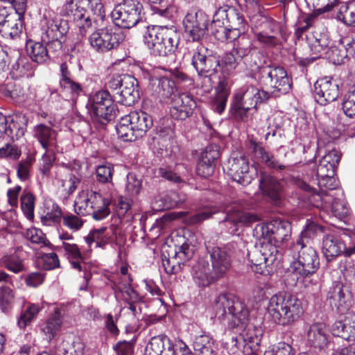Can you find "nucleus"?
<instances>
[{"label":"nucleus","mask_w":355,"mask_h":355,"mask_svg":"<svg viewBox=\"0 0 355 355\" xmlns=\"http://www.w3.org/2000/svg\"><path fill=\"white\" fill-rule=\"evenodd\" d=\"M247 26V21L239 10L224 6L215 12L211 29L218 40L233 42L245 33Z\"/></svg>","instance_id":"obj_3"},{"label":"nucleus","mask_w":355,"mask_h":355,"mask_svg":"<svg viewBox=\"0 0 355 355\" xmlns=\"http://www.w3.org/2000/svg\"><path fill=\"white\" fill-rule=\"evenodd\" d=\"M311 50L315 53H319L329 46V40L325 35H320L319 37L313 35L308 38Z\"/></svg>","instance_id":"obj_62"},{"label":"nucleus","mask_w":355,"mask_h":355,"mask_svg":"<svg viewBox=\"0 0 355 355\" xmlns=\"http://www.w3.org/2000/svg\"><path fill=\"white\" fill-rule=\"evenodd\" d=\"M110 201L96 191H82L74 201V211L78 215H90L96 220L105 218L110 214Z\"/></svg>","instance_id":"obj_7"},{"label":"nucleus","mask_w":355,"mask_h":355,"mask_svg":"<svg viewBox=\"0 0 355 355\" xmlns=\"http://www.w3.org/2000/svg\"><path fill=\"white\" fill-rule=\"evenodd\" d=\"M56 178L61 182L64 190L69 194L72 193L76 189L80 182V178L72 174L65 165L58 168Z\"/></svg>","instance_id":"obj_38"},{"label":"nucleus","mask_w":355,"mask_h":355,"mask_svg":"<svg viewBox=\"0 0 355 355\" xmlns=\"http://www.w3.org/2000/svg\"><path fill=\"white\" fill-rule=\"evenodd\" d=\"M66 15L71 16L78 28L79 33L84 37L87 31L92 28V21L86 10H75L74 12H64Z\"/></svg>","instance_id":"obj_45"},{"label":"nucleus","mask_w":355,"mask_h":355,"mask_svg":"<svg viewBox=\"0 0 355 355\" xmlns=\"http://www.w3.org/2000/svg\"><path fill=\"white\" fill-rule=\"evenodd\" d=\"M15 302V294L8 286L0 287V309L6 313L11 311Z\"/></svg>","instance_id":"obj_49"},{"label":"nucleus","mask_w":355,"mask_h":355,"mask_svg":"<svg viewBox=\"0 0 355 355\" xmlns=\"http://www.w3.org/2000/svg\"><path fill=\"white\" fill-rule=\"evenodd\" d=\"M114 239V229L112 227H101L94 229L85 237V242L91 250L93 248L105 249L106 245Z\"/></svg>","instance_id":"obj_24"},{"label":"nucleus","mask_w":355,"mask_h":355,"mask_svg":"<svg viewBox=\"0 0 355 355\" xmlns=\"http://www.w3.org/2000/svg\"><path fill=\"white\" fill-rule=\"evenodd\" d=\"M337 18L346 25L355 26V3L341 6Z\"/></svg>","instance_id":"obj_55"},{"label":"nucleus","mask_w":355,"mask_h":355,"mask_svg":"<svg viewBox=\"0 0 355 355\" xmlns=\"http://www.w3.org/2000/svg\"><path fill=\"white\" fill-rule=\"evenodd\" d=\"M60 85L63 92L69 94L72 99L79 95L82 91L81 85L72 80L70 78H61Z\"/></svg>","instance_id":"obj_57"},{"label":"nucleus","mask_w":355,"mask_h":355,"mask_svg":"<svg viewBox=\"0 0 355 355\" xmlns=\"http://www.w3.org/2000/svg\"><path fill=\"white\" fill-rule=\"evenodd\" d=\"M3 93L6 96L14 100H21L25 96L24 89L21 85L12 81L5 85Z\"/></svg>","instance_id":"obj_59"},{"label":"nucleus","mask_w":355,"mask_h":355,"mask_svg":"<svg viewBox=\"0 0 355 355\" xmlns=\"http://www.w3.org/2000/svg\"><path fill=\"white\" fill-rule=\"evenodd\" d=\"M196 107L195 100L187 93L174 95L172 98L170 112L171 116L180 120L188 118Z\"/></svg>","instance_id":"obj_22"},{"label":"nucleus","mask_w":355,"mask_h":355,"mask_svg":"<svg viewBox=\"0 0 355 355\" xmlns=\"http://www.w3.org/2000/svg\"><path fill=\"white\" fill-rule=\"evenodd\" d=\"M173 349L169 340L162 336H155L148 343L144 355H193L187 345L180 341Z\"/></svg>","instance_id":"obj_15"},{"label":"nucleus","mask_w":355,"mask_h":355,"mask_svg":"<svg viewBox=\"0 0 355 355\" xmlns=\"http://www.w3.org/2000/svg\"><path fill=\"white\" fill-rule=\"evenodd\" d=\"M340 197V196H337L333 197L327 206H326L325 203L323 202V206L320 207L319 208H322L327 210L328 209H331L332 214L336 218L339 220H343L348 216L349 209L345 200L341 199Z\"/></svg>","instance_id":"obj_44"},{"label":"nucleus","mask_w":355,"mask_h":355,"mask_svg":"<svg viewBox=\"0 0 355 355\" xmlns=\"http://www.w3.org/2000/svg\"><path fill=\"white\" fill-rule=\"evenodd\" d=\"M87 107L92 116L100 123L110 121L115 115L116 106L107 90H99L89 97Z\"/></svg>","instance_id":"obj_10"},{"label":"nucleus","mask_w":355,"mask_h":355,"mask_svg":"<svg viewBox=\"0 0 355 355\" xmlns=\"http://www.w3.org/2000/svg\"><path fill=\"white\" fill-rule=\"evenodd\" d=\"M142 5L138 0H124L111 13V17L118 26L130 28L141 19Z\"/></svg>","instance_id":"obj_11"},{"label":"nucleus","mask_w":355,"mask_h":355,"mask_svg":"<svg viewBox=\"0 0 355 355\" xmlns=\"http://www.w3.org/2000/svg\"><path fill=\"white\" fill-rule=\"evenodd\" d=\"M141 180L134 173H130L127 175L126 191L130 196L134 197L139 194L141 189Z\"/></svg>","instance_id":"obj_61"},{"label":"nucleus","mask_w":355,"mask_h":355,"mask_svg":"<svg viewBox=\"0 0 355 355\" xmlns=\"http://www.w3.org/2000/svg\"><path fill=\"white\" fill-rule=\"evenodd\" d=\"M10 76L13 79L31 77L33 73L28 60L21 58L15 62L10 70Z\"/></svg>","instance_id":"obj_48"},{"label":"nucleus","mask_w":355,"mask_h":355,"mask_svg":"<svg viewBox=\"0 0 355 355\" xmlns=\"http://www.w3.org/2000/svg\"><path fill=\"white\" fill-rule=\"evenodd\" d=\"M345 331L342 338L347 340L355 339V315L349 313L344 320Z\"/></svg>","instance_id":"obj_64"},{"label":"nucleus","mask_w":355,"mask_h":355,"mask_svg":"<svg viewBox=\"0 0 355 355\" xmlns=\"http://www.w3.org/2000/svg\"><path fill=\"white\" fill-rule=\"evenodd\" d=\"M262 73L263 84L274 96L285 94L291 90V80L284 68L279 67L266 68Z\"/></svg>","instance_id":"obj_12"},{"label":"nucleus","mask_w":355,"mask_h":355,"mask_svg":"<svg viewBox=\"0 0 355 355\" xmlns=\"http://www.w3.org/2000/svg\"><path fill=\"white\" fill-rule=\"evenodd\" d=\"M42 26L49 40H58L68 31L67 23L53 12H46L42 20Z\"/></svg>","instance_id":"obj_20"},{"label":"nucleus","mask_w":355,"mask_h":355,"mask_svg":"<svg viewBox=\"0 0 355 355\" xmlns=\"http://www.w3.org/2000/svg\"><path fill=\"white\" fill-rule=\"evenodd\" d=\"M153 80H154V91L160 98L166 99L174 95L176 91L174 81L167 77L153 78Z\"/></svg>","instance_id":"obj_41"},{"label":"nucleus","mask_w":355,"mask_h":355,"mask_svg":"<svg viewBox=\"0 0 355 355\" xmlns=\"http://www.w3.org/2000/svg\"><path fill=\"white\" fill-rule=\"evenodd\" d=\"M329 301L331 305L341 313L347 309L345 295L340 285H337L334 288L329 296Z\"/></svg>","instance_id":"obj_51"},{"label":"nucleus","mask_w":355,"mask_h":355,"mask_svg":"<svg viewBox=\"0 0 355 355\" xmlns=\"http://www.w3.org/2000/svg\"><path fill=\"white\" fill-rule=\"evenodd\" d=\"M21 207L27 219L32 220L34 218L35 197L27 193L21 197Z\"/></svg>","instance_id":"obj_58"},{"label":"nucleus","mask_w":355,"mask_h":355,"mask_svg":"<svg viewBox=\"0 0 355 355\" xmlns=\"http://www.w3.org/2000/svg\"><path fill=\"white\" fill-rule=\"evenodd\" d=\"M143 37L148 48L160 56L173 53L179 43V34L174 26H149Z\"/></svg>","instance_id":"obj_6"},{"label":"nucleus","mask_w":355,"mask_h":355,"mask_svg":"<svg viewBox=\"0 0 355 355\" xmlns=\"http://www.w3.org/2000/svg\"><path fill=\"white\" fill-rule=\"evenodd\" d=\"M61 248H63L64 254L69 261L72 267L78 271L83 270V257L78 245L76 243L63 241Z\"/></svg>","instance_id":"obj_40"},{"label":"nucleus","mask_w":355,"mask_h":355,"mask_svg":"<svg viewBox=\"0 0 355 355\" xmlns=\"http://www.w3.org/2000/svg\"><path fill=\"white\" fill-rule=\"evenodd\" d=\"M229 95L230 89L228 87V80L223 78L219 80L218 85L215 88V95L211 101L212 110L218 114L223 112L227 105Z\"/></svg>","instance_id":"obj_32"},{"label":"nucleus","mask_w":355,"mask_h":355,"mask_svg":"<svg viewBox=\"0 0 355 355\" xmlns=\"http://www.w3.org/2000/svg\"><path fill=\"white\" fill-rule=\"evenodd\" d=\"M193 348L197 355H214L212 343L208 336L197 337L193 343Z\"/></svg>","instance_id":"obj_52"},{"label":"nucleus","mask_w":355,"mask_h":355,"mask_svg":"<svg viewBox=\"0 0 355 355\" xmlns=\"http://www.w3.org/2000/svg\"><path fill=\"white\" fill-rule=\"evenodd\" d=\"M212 309L215 316L230 329L240 332L247 327L250 311L243 301L230 295H220L214 300Z\"/></svg>","instance_id":"obj_4"},{"label":"nucleus","mask_w":355,"mask_h":355,"mask_svg":"<svg viewBox=\"0 0 355 355\" xmlns=\"http://www.w3.org/2000/svg\"><path fill=\"white\" fill-rule=\"evenodd\" d=\"M211 261V269L216 276L222 278L231 267L230 255L225 248L218 246L209 250Z\"/></svg>","instance_id":"obj_23"},{"label":"nucleus","mask_w":355,"mask_h":355,"mask_svg":"<svg viewBox=\"0 0 355 355\" xmlns=\"http://www.w3.org/2000/svg\"><path fill=\"white\" fill-rule=\"evenodd\" d=\"M334 175L328 174V176L318 177V191L304 181L299 182L298 187L301 189L310 193L309 200L313 206L316 207H322L323 202L327 206L333 197L343 196V192L340 190H336L338 183Z\"/></svg>","instance_id":"obj_8"},{"label":"nucleus","mask_w":355,"mask_h":355,"mask_svg":"<svg viewBox=\"0 0 355 355\" xmlns=\"http://www.w3.org/2000/svg\"><path fill=\"white\" fill-rule=\"evenodd\" d=\"M62 324L60 315L58 312L51 317L42 327L41 331L46 336V339L51 340L60 331Z\"/></svg>","instance_id":"obj_46"},{"label":"nucleus","mask_w":355,"mask_h":355,"mask_svg":"<svg viewBox=\"0 0 355 355\" xmlns=\"http://www.w3.org/2000/svg\"><path fill=\"white\" fill-rule=\"evenodd\" d=\"M219 157V151L216 146L207 147L200 155L196 167V173L198 175L207 178L211 175L214 171L215 161Z\"/></svg>","instance_id":"obj_26"},{"label":"nucleus","mask_w":355,"mask_h":355,"mask_svg":"<svg viewBox=\"0 0 355 355\" xmlns=\"http://www.w3.org/2000/svg\"><path fill=\"white\" fill-rule=\"evenodd\" d=\"M114 173V166L110 164L98 166L96 168V178L101 183H110L112 182Z\"/></svg>","instance_id":"obj_60"},{"label":"nucleus","mask_w":355,"mask_h":355,"mask_svg":"<svg viewBox=\"0 0 355 355\" xmlns=\"http://www.w3.org/2000/svg\"><path fill=\"white\" fill-rule=\"evenodd\" d=\"M239 333V336L243 340L250 345V347L257 346L261 341V331L253 326L243 329Z\"/></svg>","instance_id":"obj_53"},{"label":"nucleus","mask_w":355,"mask_h":355,"mask_svg":"<svg viewBox=\"0 0 355 355\" xmlns=\"http://www.w3.org/2000/svg\"><path fill=\"white\" fill-rule=\"evenodd\" d=\"M27 51L31 59L37 63H43L49 58L46 47L38 42H29Z\"/></svg>","instance_id":"obj_47"},{"label":"nucleus","mask_w":355,"mask_h":355,"mask_svg":"<svg viewBox=\"0 0 355 355\" xmlns=\"http://www.w3.org/2000/svg\"><path fill=\"white\" fill-rule=\"evenodd\" d=\"M135 134L139 138L143 137L153 125L150 115L144 112H132L128 114Z\"/></svg>","instance_id":"obj_33"},{"label":"nucleus","mask_w":355,"mask_h":355,"mask_svg":"<svg viewBox=\"0 0 355 355\" xmlns=\"http://www.w3.org/2000/svg\"><path fill=\"white\" fill-rule=\"evenodd\" d=\"M34 137L46 151H53L57 147V133L51 127L39 124L34 128Z\"/></svg>","instance_id":"obj_30"},{"label":"nucleus","mask_w":355,"mask_h":355,"mask_svg":"<svg viewBox=\"0 0 355 355\" xmlns=\"http://www.w3.org/2000/svg\"><path fill=\"white\" fill-rule=\"evenodd\" d=\"M304 312L302 302L295 295L278 292L268 300L266 313L275 324L286 326L297 320Z\"/></svg>","instance_id":"obj_5"},{"label":"nucleus","mask_w":355,"mask_h":355,"mask_svg":"<svg viewBox=\"0 0 355 355\" xmlns=\"http://www.w3.org/2000/svg\"><path fill=\"white\" fill-rule=\"evenodd\" d=\"M10 10V7L0 3V34L6 39L17 38L23 28V17Z\"/></svg>","instance_id":"obj_17"},{"label":"nucleus","mask_w":355,"mask_h":355,"mask_svg":"<svg viewBox=\"0 0 355 355\" xmlns=\"http://www.w3.org/2000/svg\"><path fill=\"white\" fill-rule=\"evenodd\" d=\"M123 40V35L121 33H116L108 27L94 31L89 37L91 46L99 53L116 49Z\"/></svg>","instance_id":"obj_14"},{"label":"nucleus","mask_w":355,"mask_h":355,"mask_svg":"<svg viewBox=\"0 0 355 355\" xmlns=\"http://www.w3.org/2000/svg\"><path fill=\"white\" fill-rule=\"evenodd\" d=\"M268 98V92L261 91L252 85H245L235 92L232 108L236 114L243 117L249 110L256 107L258 103Z\"/></svg>","instance_id":"obj_9"},{"label":"nucleus","mask_w":355,"mask_h":355,"mask_svg":"<svg viewBox=\"0 0 355 355\" xmlns=\"http://www.w3.org/2000/svg\"><path fill=\"white\" fill-rule=\"evenodd\" d=\"M313 92L315 101L322 105L336 101L340 94L338 85L329 77L318 80Z\"/></svg>","instance_id":"obj_18"},{"label":"nucleus","mask_w":355,"mask_h":355,"mask_svg":"<svg viewBox=\"0 0 355 355\" xmlns=\"http://www.w3.org/2000/svg\"><path fill=\"white\" fill-rule=\"evenodd\" d=\"M286 253L293 259L285 275V281L290 286L296 285L301 278L313 275L319 268L316 250L306 245L304 241L297 240Z\"/></svg>","instance_id":"obj_2"},{"label":"nucleus","mask_w":355,"mask_h":355,"mask_svg":"<svg viewBox=\"0 0 355 355\" xmlns=\"http://www.w3.org/2000/svg\"><path fill=\"white\" fill-rule=\"evenodd\" d=\"M208 23V16L201 10H190L183 19L184 31L193 41L202 39L206 34Z\"/></svg>","instance_id":"obj_16"},{"label":"nucleus","mask_w":355,"mask_h":355,"mask_svg":"<svg viewBox=\"0 0 355 355\" xmlns=\"http://www.w3.org/2000/svg\"><path fill=\"white\" fill-rule=\"evenodd\" d=\"M343 110L345 114L349 118L355 116V88L349 90L343 102Z\"/></svg>","instance_id":"obj_63"},{"label":"nucleus","mask_w":355,"mask_h":355,"mask_svg":"<svg viewBox=\"0 0 355 355\" xmlns=\"http://www.w3.org/2000/svg\"><path fill=\"white\" fill-rule=\"evenodd\" d=\"M227 173L234 181L243 186L249 184L255 172L250 170L249 161L244 153L234 152L227 164Z\"/></svg>","instance_id":"obj_13"},{"label":"nucleus","mask_w":355,"mask_h":355,"mask_svg":"<svg viewBox=\"0 0 355 355\" xmlns=\"http://www.w3.org/2000/svg\"><path fill=\"white\" fill-rule=\"evenodd\" d=\"M251 40L246 37H241V39L234 44L232 51L237 56V59L241 60L248 55L252 50Z\"/></svg>","instance_id":"obj_56"},{"label":"nucleus","mask_w":355,"mask_h":355,"mask_svg":"<svg viewBox=\"0 0 355 355\" xmlns=\"http://www.w3.org/2000/svg\"><path fill=\"white\" fill-rule=\"evenodd\" d=\"M191 274L194 282L201 287L207 286L219 279L211 270L209 262L204 259H200L193 266Z\"/></svg>","instance_id":"obj_27"},{"label":"nucleus","mask_w":355,"mask_h":355,"mask_svg":"<svg viewBox=\"0 0 355 355\" xmlns=\"http://www.w3.org/2000/svg\"><path fill=\"white\" fill-rule=\"evenodd\" d=\"M355 43L345 40L336 46H332L327 52L329 60L334 64H343L355 53Z\"/></svg>","instance_id":"obj_31"},{"label":"nucleus","mask_w":355,"mask_h":355,"mask_svg":"<svg viewBox=\"0 0 355 355\" xmlns=\"http://www.w3.org/2000/svg\"><path fill=\"white\" fill-rule=\"evenodd\" d=\"M116 130L119 137L125 141H132L138 139L135 134V129L128 114L121 118L116 126Z\"/></svg>","instance_id":"obj_43"},{"label":"nucleus","mask_w":355,"mask_h":355,"mask_svg":"<svg viewBox=\"0 0 355 355\" xmlns=\"http://www.w3.org/2000/svg\"><path fill=\"white\" fill-rule=\"evenodd\" d=\"M259 187L264 195L268 196L273 200H277L280 197L282 186L277 179L273 176L262 173Z\"/></svg>","instance_id":"obj_35"},{"label":"nucleus","mask_w":355,"mask_h":355,"mask_svg":"<svg viewBox=\"0 0 355 355\" xmlns=\"http://www.w3.org/2000/svg\"><path fill=\"white\" fill-rule=\"evenodd\" d=\"M257 220V217L254 215L241 211L239 209L227 210V216L225 218L226 223H232L234 224V227L230 230L231 234L236 232V224H248L254 222Z\"/></svg>","instance_id":"obj_42"},{"label":"nucleus","mask_w":355,"mask_h":355,"mask_svg":"<svg viewBox=\"0 0 355 355\" xmlns=\"http://www.w3.org/2000/svg\"><path fill=\"white\" fill-rule=\"evenodd\" d=\"M254 236L258 243L248 253L252 270L263 275H272L282 266L278 248L289 241L291 225L282 220L259 224L254 230Z\"/></svg>","instance_id":"obj_1"},{"label":"nucleus","mask_w":355,"mask_h":355,"mask_svg":"<svg viewBox=\"0 0 355 355\" xmlns=\"http://www.w3.org/2000/svg\"><path fill=\"white\" fill-rule=\"evenodd\" d=\"M345 250V244L338 234L330 233L323 236L322 250L328 261L340 256Z\"/></svg>","instance_id":"obj_29"},{"label":"nucleus","mask_w":355,"mask_h":355,"mask_svg":"<svg viewBox=\"0 0 355 355\" xmlns=\"http://www.w3.org/2000/svg\"><path fill=\"white\" fill-rule=\"evenodd\" d=\"M137 80L132 76H125L124 85L120 92L114 95L115 100L125 106L132 105L139 98Z\"/></svg>","instance_id":"obj_28"},{"label":"nucleus","mask_w":355,"mask_h":355,"mask_svg":"<svg viewBox=\"0 0 355 355\" xmlns=\"http://www.w3.org/2000/svg\"><path fill=\"white\" fill-rule=\"evenodd\" d=\"M85 345L80 338L64 339L57 348L58 355H85Z\"/></svg>","instance_id":"obj_36"},{"label":"nucleus","mask_w":355,"mask_h":355,"mask_svg":"<svg viewBox=\"0 0 355 355\" xmlns=\"http://www.w3.org/2000/svg\"><path fill=\"white\" fill-rule=\"evenodd\" d=\"M42 309V306L39 304L28 303L17 318V327L24 329L36 319Z\"/></svg>","instance_id":"obj_39"},{"label":"nucleus","mask_w":355,"mask_h":355,"mask_svg":"<svg viewBox=\"0 0 355 355\" xmlns=\"http://www.w3.org/2000/svg\"><path fill=\"white\" fill-rule=\"evenodd\" d=\"M340 159L339 152L333 149L325 154L320 160L317 168V177L328 176V174H334Z\"/></svg>","instance_id":"obj_34"},{"label":"nucleus","mask_w":355,"mask_h":355,"mask_svg":"<svg viewBox=\"0 0 355 355\" xmlns=\"http://www.w3.org/2000/svg\"><path fill=\"white\" fill-rule=\"evenodd\" d=\"M62 213L60 208L55 204H52L51 207L41 216V223L46 226H53L58 223L61 219Z\"/></svg>","instance_id":"obj_50"},{"label":"nucleus","mask_w":355,"mask_h":355,"mask_svg":"<svg viewBox=\"0 0 355 355\" xmlns=\"http://www.w3.org/2000/svg\"><path fill=\"white\" fill-rule=\"evenodd\" d=\"M250 149L252 150L254 156L260 159L268 167L282 170L284 166L275 159L272 155L266 152L265 149L256 141L251 139L250 141Z\"/></svg>","instance_id":"obj_37"},{"label":"nucleus","mask_w":355,"mask_h":355,"mask_svg":"<svg viewBox=\"0 0 355 355\" xmlns=\"http://www.w3.org/2000/svg\"><path fill=\"white\" fill-rule=\"evenodd\" d=\"M330 336L327 325L322 322L312 324L307 331V341L316 349H322L329 343Z\"/></svg>","instance_id":"obj_25"},{"label":"nucleus","mask_w":355,"mask_h":355,"mask_svg":"<svg viewBox=\"0 0 355 355\" xmlns=\"http://www.w3.org/2000/svg\"><path fill=\"white\" fill-rule=\"evenodd\" d=\"M89 9L96 16L94 21L98 24L105 17V12L101 0H65L63 5L64 12H74L75 10H86Z\"/></svg>","instance_id":"obj_21"},{"label":"nucleus","mask_w":355,"mask_h":355,"mask_svg":"<svg viewBox=\"0 0 355 355\" xmlns=\"http://www.w3.org/2000/svg\"><path fill=\"white\" fill-rule=\"evenodd\" d=\"M25 237L33 243L41 245V247H48L50 248L52 247L50 241L40 229L35 227L28 229L25 232Z\"/></svg>","instance_id":"obj_54"},{"label":"nucleus","mask_w":355,"mask_h":355,"mask_svg":"<svg viewBox=\"0 0 355 355\" xmlns=\"http://www.w3.org/2000/svg\"><path fill=\"white\" fill-rule=\"evenodd\" d=\"M205 50L201 47L192 52V64L198 74L209 76L216 71L219 67L218 59L213 55H206Z\"/></svg>","instance_id":"obj_19"}]
</instances>
